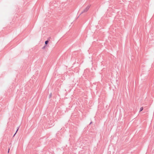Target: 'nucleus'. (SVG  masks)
<instances>
[{"mask_svg":"<svg viewBox=\"0 0 154 154\" xmlns=\"http://www.w3.org/2000/svg\"><path fill=\"white\" fill-rule=\"evenodd\" d=\"M9 150H10V149H8V153L9 152Z\"/></svg>","mask_w":154,"mask_h":154,"instance_id":"nucleus-4","label":"nucleus"},{"mask_svg":"<svg viewBox=\"0 0 154 154\" xmlns=\"http://www.w3.org/2000/svg\"><path fill=\"white\" fill-rule=\"evenodd\" d=\"M18 131V129L17 130L16 133L17 132V131Z\"/></svg>","mask_w":154,"mask_h":154,"instance_id":"nucleus-5","label":"nucleus"},{"mask_svg":"<svg viewBox=\"0 0 154 154\" xmlns=\"http://www.w3.org/2000/svg\"><path fill=\"white\" fill-rule=\"evenodd\" d=\"M48 42V41H46L45 42V44L46 45H47Z\"/></svg>","mask_w":154,"mask_h":154,"instance_id":"nucleus-3","label":"nucleus"},{"mask_svg":"<svg viewBox=\"0 0 154 154\" xmlns=\"http://www.w3.org/2000/svg\"><path fill=\"white\" fill-rule=\"evenodd\" d=\"M143 109V107H141L140 109V112L142 111Z\"/></svg>","mask_w":154,"mask_h":154,"instance_id":"nucleus-2","label":"nucleus"},{"mask_svg":"<svg viewBox=\"0 0 154 154\" xmlns=\"http://www.w3.org/2000/svg\"><path fill=\"white\" fill-rule=\"evenodd\" d=\"M45 48V47H44L43 48Z\"/></svg>","mask_w":154,"mask_h":154,"instance_id":"nucleus-6","label":"nucleus"},{"mask_svg":"<svg viewBox=\"0 0 154 154\" xmlns=\"http://www.w3.org/2000/svg\"><path fill=\"white\" fill-rule=\"evenodd\" d=\"M89 7H87L86 8H85L83 11L82 13L85 12H87L89 9Z\"/></svg>","mask_w":154,"mask_h":154,"instance_id":"nucleus-1","label":"nucleus"}]
</instances>
